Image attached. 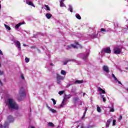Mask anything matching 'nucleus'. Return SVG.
I'll use <instances>...</instances> for the list:
<instances>
[{
    "mask_svg": "<svg viewBox=\"0 0 128 128\" xmlns=\"http://www.w3.org/2000/svg\"><path fill=\"white\" fill-rule=\"evenodd\" d=\"M89 55L90 53H86V54L82 58V60H88V56Z\"/></svg>",
    "mask_w": 128,
    "mask_h": 128,
    "instance_id": "10",
    "label": "nucleus"
},
{
    "mask_svg": "<svg viewBox=\"0 0 128 128\" xmlns=\"http://www.w3.org/2000/svg\"><path fill=\"white\" fill-rule=\"evenodd\" d=\"M86 114V112H84L83 116L82 118V120H84V118Z\"/></svg>",
    "mask_w": 128,
    "mask_h": 128,
    "instance_id": "33",
    "label": "nucleus"
},
{
    "mask_svg": "<svg viewBox=\"0 0 128 128\" xmlns=\"http://www.w3.org/2000/svg\"><path fill=\"white\" fill-rule=\"evenodd\" d=\"M112 122V118L108 120L106 124V128H108V126H110V123Z\"/></svg>",
    "mask_w": 128,
    "mask_h": 128,
    "instance_id": "7",
    "label": "nucleus"
},
{
    "mask_svg": "<svg viewBox=\"0 0 128 128\" xmlns=\"http://www.w3.org/2000/svg\"><path fill=\"white\" fill-rule=\"evenodd\" d=\"M80 128V125H78L77 126H76V128Z\"/></svg>",
    "mask_w": 128,
    "mask_h": 128,
    "instance_id": "57",
    "label": "nucleus"
},
{
    "mask_svg": "<svg viewBox=\"0 0 128 128\" xmlns=\"http://www.w3.org/2000/svg\"><path fill=\"white\" fill-rule=\"evenodd\" d=\"M114 52L115 54H120V48L118 47H116L114 49Z\"/></svg>",
    "mask_w": 128,
    "mask_h": 128,
    "instance_id": "4",
    "label": "nucleus"
},
{
    "mask_svg": "<svg viewBox=\"0 0 128 128\" xmlns=\"http://www.w3.org/2000/svg\"><path fill=\"white\" fill-rule=\"evenodd\" d=\"M0 128H2V125L0 124Z\"/></svg>",
    "mask_w": 128,
    "mask_h": 128,
    "instance_id": "52",
    "label": "nucleus"
},
{
    "mask_svg": "<svg viewBox=\"0 0 128 128\" xmlns=\"http://www.w3.org/2000/svg\"><path fill=\"white\" fill-rule=\"evenodd\" d=\"M51 100H52L54 104H56V100L54 98H52Z\"/></svg>",
    "mask_w": 128,
    "mask_h": 128,
    "instance_id": "32",
    "label": "nucleus"
},
{
    "mask_svg": "<svg viewBox=\"0 0 128 128\" xmlns=\"http://www.w3.org/2000/svg\"><path fill=\"white\" fill-rule=\"evenodd\" d=\"M103 70H104V72H107L108 74L110 72V70H108V66H103Z\"/></svg>",
    "mask_w": 128,
    "mask_h": 128,
    "instance_id": "8",
    "label": "nucleus"
},
{
    "mask_svg": "<svg viewBox=\"0 0 128 128\" xmlns=\"http://www.w3.org/2000/svg\"><path fill=\"white\" fill-rule=\"evenodd\" d=\"M110 112H114V108H111L110 109Z\"/></svg>",
    "mask_w": 128,
    "mask_h": 128,
    "instance_id": "39",
    "label": "nucleus"
},
{
    "mask_svg": "<svg viewBox=\"0 0 128 128\" xmlns=\"http://www.w3.org/2000/svg\"><path fill=\"white\" fill-rule=\"evenodd\" d=\"M48 108L49 110L52 112L53 114H56V110L50 107H48Z\"/></svg>",
    "mask_w": 128,
    "mask_h": 128,
    "instance_id": "15",
    "label": "nucleus"
},
{
    "mask_svg": "<svg viewBox=\"0 0 128 128\" xmlns=\"http://www.w3.org/2000/svg\"><path fill=\"white\" fill-rule=\"evenodd\" d=\"M83 94L84 96L86 94V93H84Z\"/></svg>",
    "mask_w": 128,
    "mask_h": 128,
    "instance_id": "60",
    "label": "nucleus"
},
{
    "mask_svg": "<svg viewBox=\"0 0 128 128\" xmlns=\"http://www.w3.org/2000/svg\"><path fill=\"white\" fill-rule=\"evenodd\" d=\"M46 18H48V20H50V18L52 16V15L48 13L46 14Z\"/></svg>",
    "mask_w": 128,
    "mask_h": 128,
    "instance_id": "12",
    "label": "nucleus"
},
{
    "mask_svg": "<svg viewBox=\"0 0 128 128\" xmlns=\"http://www.w3.org/2000/svg\"><path fill=\"white\" fill-rule=\"evenodd\" d=\"M56 80H57V84H60V80H64V76H61L58 74H56Z\"/></svg>",
    "mask_w": 128,
    "mask_h": 128,
    "instance_id": "3",
    "label": "nucleus"
},
{
    "mask_svg": "<svg viewBox=\"0 0 128 128\" xmlns=\"http://www.w3.org/2000/svg\"><path fill=\"white\" fill-rule=\"evenodd\" d=\"M97 112H102V110L100 106L97 107Z\"/></svg>",
    "mask_w": 128,
    "mask_h": 128,
    "instance_id": "29",
    "label": "nucleus"
},
{
    "mask_svg": "<svg viewBox=\"0 0 128 128\" xmlns=\"http://www.w3.org/2000/svg\"><path fill=\"white\" fill-rule=\"evenodd\" d=\"M73 100L74 104H76L78 100H80V98L78 97H74L73 98Z\"/></svg>",
    "mask_w": 128,
    "mask_h": 128,
    "instance_id": "11",
    "label": "nucleus"
},
{
    "mask_svg": "<svg viewBox=\"0 0 128 128\" xmlns=\"http://www.w3.org/2000/svg\"><path fill=\"white\" fill-rule=\"evenodd\" d=\"M88 112V108H86L84 112Z\"/></svg>",
    "mask_w": 128,
    "mask_h": 128,
    "instance_id": "51",
    "label": "nucleus"
},
{
    "mask_svg": "<svg viewBox=\"0 0 128 128\" xmlns=\"http://www.w3.org/2000/svg\"><path fill=\"white\" fill-rule=\"evenodd\" d=\"M84 80H77L74 82L75 84H82Z\"/></svg>",
    "mask_w": 128,
    "mask_h": 128,
    "instance_id": "16",
    "label": "nucleus"
},
{
    "mask_svg": "<svg viewBox=\"0 0 128 128\" xmlns=\"http://www.w3.org/2000/svg\"><path fill=\"white\" fill-rule=\"evenodd\" d=\"M98 90L99 92H102V94H106V91H104V90H102V88H100V87H98Z\"/></svg>",
    "mask_w": 128,
    "mask_h": 128,
    "instance_id": "14",
    "label": "nucleus"
},
{
    "mask_svg": "<svg viewBox=\"0 0 128 128\" xmlns=\"http://www.w3.org/2000/svg\"><path fill=\"white\" fill-rule=\"evenodd\" d=\"M76 44V46H79V47L80 48H82V46H80L79 44H78V42H75Z\"/></svg>",
    "mask_w": 128,
    "mask_h": 128,
    "instance_id": "30",
    "label": "nucleus"
},
{
    "mask_svg": "<svg viewBox=\"0 0 128 128\" xmlns=\"http://www.w3.org/2000/svg\"><path fill=\"white\" fill-rule=\"evenodd\" d=\"M60 73H61V74H63V76H66V72L64 70H62Z\"/></svg>",
    "mask_w": 128,
    "mask_h": 128,
    "instance_id": "23",
    "label": "nucleus"
},
{
    "mask_svg": "<svg viewBox=\"0 0 128 128\" xmlns=\"http://www.w3.org/2000/svg\"><path fill=\"white\" fill-rule=\"evenodd\" d=\"M61 2H64V0H60Z\"/></svg>",
    "mask_w": 128,
    "mask_h": 128,
    "instance_id": "58",
    "label": "nucleus"
},
{
    "mask_svg": "<svg viewBox=\"0 0 128 128\" xmlns=\"http://www.w3.org/2000/svg\"><path fill=\"white\" fill-rule=\"evenodd\" d=\"M70 48H72V45L67 46V49L70 50Z\"/></svg>",
    "mask_w": 128,
    "mask_h": 128,
    "instance_id": "40",
    "label": "nucleus"
},
{
    "mask_svg": "<svg viewBox=\"0 0 128 128\" xmlns=\"http://www.w3.org/2000/svg\"><path fill=\"white\" fill-rule=\"evenodd\" d=\"M72 60H67L66 61L64 62V65L67 64L68 62H72Z\"/></svg>",
    "mask_w": 128,
    "mask_h": 128,
    "instance_id": "22",
    "label": "nucleus"
},
{
    "mask_svg": "<svg viewBox=\"0 0 128 128\" xmlns=\"http://www.w3.org/2000/svg\"><path fill=\"white\" fill-rule=\"evenodd\" d=\"M104 52L106 54H110V52H112V50H110V47H107L105 48V50H104Z\"/></svg>",
    "mask_w": 128,
    "mask_h": 128,
    "instance_id": "6",
    "label": "nucleus"
},
{
    "mask_svg": "<svg viewBox=\"0 0 128 128\" xmlns=\"http://www.w3.org/2000/svg\"><path fill=\"white\" fill-rule=\"evenodd\" d=\"M58 94L60 96H62V94H64V90L60 91Z\"/></svg>",
    "mask_w": 128,
    "mask_h": 128,
    "instance_id": "27",
    "label": "nucleus"
},
{
    "mask_svg": "<svg viewBox=\"0 0 128 128\" xmlns=\"http://www.w3.org/2000/svg\"><path fill=\"white\" fill-rule=\"evenodd\" d=\"M30 112H32V109H30Z\"/></svg>",
    "mask_w": 128,
    "mask_h": 128,
    "instance_id": "61",
    "label": "nucleus"
},
{
    "mask_svg": "<svg viewBox=\"0 0 128 128\" xmlns=\"http://www.w3.org/2000/svg\"><path fill=\"white\" fill-rule=\"evenodd\" d=\"M117 82H118V83L122 85V82L118 81V80H117Z\"/></svg>",
    "mask_w": 128,
    "mask_h": 128,
    "instance_id": "48",
    "label": "nucleus"
},
{
    "mask_svg": "<svg viewBox=\"0 0 128 128\" xmlns=\"http://www.w3.org/2000/svg\"><path fill=\"white\" fill-rule=\"evenodd\" d=\"M79 102L80 106H82V100L79 101Z\"/></svg>",
    "mask_w": 128,
    "mask_h": 128,
    "instance_id": "41",
    "label": "nucleus"
},
{
    "mask_svg": "<svg viewBox=\"0 0 128 128\" xmlns=\"http://www.w3.org/2000/svg\"><path fill=\"white\" fill-rule=\"evenodd\" d=\"M70 98H72V95L68 94V96L67 98H68V100H70Z\"/></svg>",
    "mask_w": 128,
    "mask_h": 128,
    "instance_id": "38",
    "label": "nucleus"
},
{
    "mask_svg": "<svg viewBox=\"0 0 128 128\" xmlns=\"http://www.w3.org/2000/svg\"><path fill=\"white\" fill-rule=\"evenodd\" d=\"M24 46H26V44H23Z\"/></svg>",
    "mask_w": 128,
    "mask_h": 128,
    "instance_id": "55",
    "label": "nucleus"
},
{
    "mask_svg": "<svg viewBox=\"0 0 128 128\" xmlns=\"http://www.w3.org/2000/svg\"><path fill=\"white\" fill-rule=\"evenodd\" d=\"M7 120H8V122H14V117H12V116L10 115L8 116Z\"/></svg>",
    "mask_w": 128,
    "mask_h": 128,
    "instance_id": "5",
    "label": "nucleus"
},
{
    "mask_svg": "<svg viewBox=\"0 0 128 128\" xmlns=\"http://www.w3.org/2000/svg\"><path fill=\"white\" fill-rule=\"evenodd\" d=\"M60 6L61 7L64 6V2L60 1Z\"/></svg>",
    "mask_w": 128,
    "mask_h": 128,
    "instance_id": "26",
    "label": "nucleus"
},
{
    "mask_svg": "<svg viewBox=\"0 0 128 128\" xmlns=\"http://www.w3.org/2000/svg\"><path fill=\"white\" fill-rule=\"evenodd\" d=\"M72 86V84H68L67 85V88H70V86Z\"/></svg>",
    "mask_w": 128,
    "mask_h": 128,
    "instance_id": "45",
    "label": "nucleus"
},
{
    "mask_svg": "<svg viewBox=\"0 0 128 128\" xmlns=\"http://www.w3.org/2000/svg\"><path fill=\"white\" fill-rule=\"evenodd\" d=\"M93 126H89L88 127V128H92Z\"/></svg>",
    "mask_w": 128,
    "mask_h": 128,
    "instance_id": "56",
    "label": "nucleus"
},
{
    "mask_svg": "<svg viewBox=\"0 0 128 128\" xmlns=\"http://www.w3.org/2000/svg\"><path fill=\"white\" fill-rule=\"evenodd\" d=\"M116 120H113V122H112V126H116Z\"/></svg>",
    "mask_w": 128,
    "mask_h": 128,
    "instance_id": "37",
    "label": "nucleus"
},
{
    "mask_svg": "<svg viewBox=\"0 0 128 128\" xmlns=\"http://www.w3.org/2000/svg\"><path fill=\"white\" fill-rule=\"evenodd\" d=\"M4 26L6 28V30H12V28H10V26L4 24Z\"/></svg>",
    "mask_w": 128,
    "mask_h": 128,
    "instance_id": "18",
    "label": "nucleus"
},
{
    "mask_svg": "<svg viewBox=\"0 0 128 128\" xmlns=\"http://www.w3.org/2000/svg\"><path fill=\"white\" fill-rule=\"evenodd\" d=\"M16 46H18V48H20V42L18 41L16 42Z\"/></svg>",
    "mask_w": 128,
    "mask_h": 128,
    "instance_id": "17",
    "label": "nucleus"
},
{
    "mask_svg": "<svg viewBox=\"0 0 128 128\" xmlns=\"http://www.w3.org/2000/svg\"><path fill=\"white\" fill-rule=\"evenodd\" d=\"M0 54H1L2 56L4 55V54L2 53V52L1 50H0Z\"/></svg>",
    "mask_w": 128,
    "mask_h": 128,
    "instance_id": "47",
    "label": "nucleus"
},
{
    "mask_svg": "<svg viewBox=\"0 0 128 128\" xmlns=\"http://www.w3.org/2000/svg\"><path fill=\"white\" fill-rule=\"evenodd\" d=\"M21 78H22V80H24V74H22L21 75Z\"/></svg>",
    "mask_w": 128,
    "mask_h": 128,
    "instance_id": "42",
    "label": "nucleus"
},
{
    "mask_svg": "<svg viewBox=\"0 0 128 128\" xmlns=\"http://www.w3.org/2000/svg\"><path fill=\"white\" fill-rule=\"evenodd\" d=\"M101 98H102V101L104 102H106V98H104V95H101Z\"/></svg>",
    "mask_w": 128,
    "mask_h": 128,
    "instance_id": "21",
    "label": "nucleus"
},
{
    "mask_svg": "<svg viewBox=\"0 0 128 128\" xmlns=\"http://www.w3.org/2000/svg\"><path fill=\"white\" fill-rule=\"evenodd\" d=\"M76 16L78 20H82V17L80 16V14H76Z\"/></svg>",
    "mask_w": 128,
    "mask_h": 128,
    "instance_id": "25",
    "label": "nucleus"
},
{
    "mask_svg": "<svg viewBox=\"0 0 128 128\" xmlns=\"http://www.w3.org/2000/svg\"><path fill=\"white\" fill-rule=\"evenodd\" d=\"M64 106V104H62H62L60 105V108H62Z\"/></svg>",
    "mask_w": 128,
    "mask_h": 128,
    "instance_id": "46",
    "label": "nucleus"
},
{
    "mask_svg": "<svg viewBox=\"0 0 128 128\" xmlns=\"http://www.w3.org/2000/svg\"><path fill=\"white\" fill-rule=\"evenodd\" d=\"M8 100V108L10 110H18V106L16 102L14 101V99L10 98Z\"/></svg>",
    "mask_w": 128,
    "mask_h": 128,
    "instance_id": "1",
    "label": "nucleus"
},
{
    "mask_svg": "<svg viewBox=\"0 0 128 128\" xmlns=\"http://www.w3.org/2000/svg\"><path fill=\"white\" fill-rule=\"evenodd\" d=\"M27 4H28V6H33L34 8H36V6L34 4V3L32 2H26Z\"/></svg>",
    "mask_w": 128,
    "mask_h": 128,
    "instance_id": "13",
    "label": "nucleus"
},
{
    "mask_svg": "<svg viewBox=\"0 0 128 128\" xmlns=\"http://www.w3.org/2000/svg\"><path fill=\"white\" fill-rule=\"evenodd\" d=\"M45 8H46V9L47 10H50V7L48 5H44Z\"/></svg>",
    "mask_w": 128,
    "mask_h": 128,
    "instance_id": "28",
    "label": "nucleus"
},
{
    "mask_svg": "<svg viewBox=\"0 0 128 128\" xmlns=\"http://www.w3.org/2000/svg\"><path fill=\"white\" fill-rule=\"evenodd\" d=\"M9 124L8 122H6L4 124V128H8Z\"/></svg>",
    "mask_w": 128,
    "mask_h": 128,
    "instance_id": "20",
    "label": "nucleus"
},
{
    "mask_svg": "<svg viewBox=\"0 0 128 128\" xmlns=\"http://www.w3.org/2000/svg\"><path fill=\"white\" fill-rule=\"evenodd\" d=\"M19 95L20 96L18 98V100H24L22 98H24L26 96V90H24V88L22 87L20 89Z\"/></svg>",
    "mask_w": 128,
    "mask_h": 128,
    "instance_id": "2",
    "label": "nucleus"
},
{
    "mask_svg": "<svg viewBox=\"0 0 128 128\" xmlns=\"http://www.w3.org/2000/svg\"><path fill=\"white\" fill-rule=\"evenodd\" d=\"M4 74V72L0 70V76H2Z\"/></svg>",
    "mask_w": 128,
    "mask_h": 128,
    "instance_id": "44",
    "label": "nucleus"
},
{
    "mask_svg": "<svg viewBox=\"0 0 128 128\" xmlns=\"http://www.w3.org/2000/svg\"><path fill=\"white\" fill-rule=\"evenodd\" d=\"M48 126H51V128H54V123L52 122H50L48 123Z\"/></svg>",
    "mask_w": 128,
    "mask_h": 128,
    "instance_id": "19",
    "label": "nucleus"
},
{
    "mask_svg": "<svg viewBox=\"0 0 128 128\" xmlns=\"http://www.w3.org/2000/svg\"><path fill=\"white\" fill-rule=\"evenodd\" d=\"M25 62H30V59L28 58H25Z\"/></svg>",
    "mask_w": 128,
    "mask_h": 128,
    "instance_id": "35",
    "label": "nucleus"
},
{
    "mask_svg": "<svg viewBox=\"0 0 128 128\" xmlns=\"http://www.w3.org/2000/svg\"><path fill=\"white\" fill-rule=\"evenodd\" d=\"M122 116H120L119 118V120H122Z\"/></svg>",
    "mask_w": 128,
    "mask_h": 128,
    "instance_id": "49",
    "label": "nucleus"
},
{
    "mask_svg": "<svg viewBox=\"0 0 128 128\" xmlns=\"http://www.w3.org/2000/svg\"><path fill=\"white\" fill-rule=\"evenodd\" d=\"M66 102V99H64L62 101V103L63 104H64Z\"/></svg>",
    "mask_w": 128,
    "mask_h": 128,
    "instance_id": "43",
    "label": "nucleus"
},
{
    "mask_svg": "<svg viewBox=\"0 0 128 128\" xmlns=\"http://www.w3.org/2000/svg\"><path fill=\"white\" fill-rule=\"evenodd\" d=\"M24 24V22H20V23H18V24H16V26H15V28L16 30H18V28H20V26H22V24Z\"/></svg>",
    "mask_w": 128,
    "mask_h": 128,
    "instance_id": "9",
    "label": "nucleus"
},
{
    "mask_svg": "<svg viewBox=\"0 0 128 128\" xmlns=\"http://www.w3.org/2000/svg\"><path fill=\"white\" fill-rule=\"evenodd\" d=\"M127 92H128V88L126 89Z\"/></svg>",
    "mask_w": 128,
    "mask_h": 128,
    "instance_id": "59",
    "label": "nucleus"
},
{
    "mask_svg": "<svg viewBox=\"0 0 128 128\" xmlns=\"http://www.w3.org/2000/svg\"><path fill=\"white\" fill-rule=\"evenodd\" d=\"M30 48H36V46H30Z\"/></svg>",
    "mask_w": 128,
    "mask_h": 128,
    "instance_id": "50",
    "label": "nucleus"
},
{
    "mask_svg": "<svg viewBox=\"0 0 128 128\" xmlns=\"http://www.w3.org/2000/svg\"><path fill=\"white\" fill-rule=\"evenodd\" d=\"M68 10L70 12H72V6H69V8Z\"/></svg>",
    "mask_w": 128,
    "mask_h": 128,
    "instance_id": "24",
    "label": "nucleus"
},
{
    "mask_svg": "<svg viewBox=\"0 0 128 128\" xmlns=\"http://www.w3.org/2000/svg\"><path fill=\"white\" fill-rule=\"evenodd\" d=\"M80 128H84V126H80Z\"/></svg>",
    "mask_w": 128,
    "mask_h": 128,
    "instance_id": "53",
    "label": "nucleus"
},
{
    "mask_svg": "<svg viewBox=\"0 0 128 128\" xmlns=\"http://www.w3.org/2000/svg\"><path fill=\"white\" fill-rule=\"evenodd\" d=\"M100 32H106V29H104V28H102L100 29Z\"/></svg>",
    "mask_w": 128,
    "mask_h": 128,
    "instance_id": "36",
    "label": "nucleus"
},
{
    "mask_svg": "<svg viewBox=\"0 0 128 128\" xmlns=\"http://www.w3.org/2000/svg\"><path fill=\"white\" fill-rule=\"evenodd\" d=\"M0 66H1V64H0Z\"/></svg>",
    "mask_w": 128,
    "mask_h": 128,
    "instance_id": "62",
    "label": "nucleus"
},
{
    "mask_svg": "<svg viewBox=\"0 0 128 128\" xmlns=\"http://www.w3.org/2000/svg\"><path fill=\"white\" fill-rule=\"evenodd\" d=\"M112 78H114L115 80H118V78H116V76H114V74H112Z\"/></svg>",
    "mask_w": 128,
    "mask_h": 128,
    "instance_id": "34",
    "label": "nucleus"
},
{
    "mask_svg": "<svg viewBox=\"0 0 128 128\" xmlns=\"http://www.w3.org/2000/svg\"><path fill=\"white\" fill-rule=\"evenodd\" d=\"M71 46L72 48H78V46H77L76 45H74V44H71Z\"/></svg>",
    "mask_w": 128,
    "mask_h": 128,
    "instance_id": "31",
    "label": "nucleus"
},
{
    "mask_svg": "<svg viewBox=\"0 0 128 128\" xmlns=\"http://www.w3.org/2000/svg\"><path fill=\"white\" fill-rule=\"evenodd\" d=\"M50 66H54V64L50 63Z\"/></svg>",
    "mask_w": 128,
    "mask_h": 128,
    "instance_id": "54",
    "label": "nucleus"
}]
</instances>
